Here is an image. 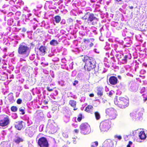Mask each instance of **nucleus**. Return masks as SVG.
Listing matches in <instances>:
<instances>
[{"instance_id": "f03ea898", "label": "nucleus", "mask_w": 147, "mask_h": 147, "mask_svg": "<svg viewBox=\"0 0 147 147\" xmlns=\"http://www.w3.org/2000/svg\"><path fill=\"white\" fill-rule=\"evenodd\" d=\"M114 103L119 107L123 109L129 106V100L127 98L120 97L119 99H116L114 101Z\"/></svg>"}, {"instance_id": "39448f33", "label": "nucleus", "mask_w": 147, "mask_h": 147, "mask_svg": "<svg viewBox=\"0 0 147 147\" xmlns=\"http://www.w3.org/2000/svg\"><path fill=\"white\" fill-rule=\"evenodd\" d=\"M24 42H22L19 45L18 53L20 55L26 54L29 49L28 47L26 45H24Z\"/></svg>"}, {"instance_id": "49530a36", "label": "nucleus", "mask_w": 147, "mask_h": 147, "mask_svg": "<svg viewBox=\"0 0 147 147\" xmlns=\"http://www.w3.org/2000/svg\"><path fill=\"white\" fill-rule=\"evenodd\" d=\"M127 147H130V145L129 144H128L127 146Z\"/></svg>"}, {"instance_id": "393cba45", "label": "nucleus", "mask_w": 147, "mask_h": 147, "mask_svg": "<svg viewBox=\"0 0 147 147\" xmlns=\"http://www.w3.org/2000/svg\"><path fill=\"white\" fill-rule=\"evenodd\" d=\"M127 57L128 56L127 55H125L124 57L122 59V64L127 63Z\"/></svg>"}, {"instance_id": "423d86ee", "label": "nucleus", "mask_w": 147, "mask_h": 147, "mask_svg": "<svg viewBox=\"0 0 147 147\" xmlns=\"http://www.w3.org/2000/svg\"><path fill=\"white\" fill-rule=\"evenodd\" d=\"M106 113L111 119H114L117 116L116 111L113 108L107 109L106 111Z\"/></svg>"}, {"instance_id": "aec40b11", "label": "nucleus", "mask_w": 147, "mask_h": 147, "mask_svg": "<svg viewBox=\"0 0 147 147\" xmlns=\"http://www.w3.org/2000/svg\"><path fill=\"white\" fill-rule=\"evenodd\" d=\"M7 99L10 104H11L14 102V100L12 93H10L8 95Z\"/></svg>"}, {"instance_id": "9b49d317", "label": "nucleus", "mask_w": 147, "mask_h": 147, "mask_svg": "<svg viewBox=\"0 0 147 147\" xmlns=\"http://www.w3.org/2000/svg\"><path fill=\"white\" fill-rule=\"evenodd\" d=\"M91 128L90 126L87 123L83 124V134H87L91 131Z\"/></svg>"}, {"instance_id": "ea45409f", "label": "nucleus", "mask_w": 147, "mask_h": 147, "mask_svg": "<svg viewBox=\"0 0 147 147\" xmlns=\"http://www.w3.org/2000/svg\"><path fill=\"white\" fill-rule=\"evenodd\" d=\"M74 131L75 133H78L79 131V130L77 129H75L74 130Z\"/></svg>"}, {"instance_id": "cd10ccee", "label": "nucleus", "mask_w": 147, "mask_h": 147, "mask_svg": "<svg viewBox=\"0 0 147 147\" xmlns=\"http://www.w3.org/2000/svg\"><path fill=\"white\" fill-rule=\"evenodd\" d=\"M11 109L12 111L15 112L17 111V108L16 106H13L11 107Z\"/></svg>"}, {"instance_id": "603ef678", "label": "nucleus", "mask_w": 147, "mask_h": 147, "mask_svg": "<svg viewBox=\"0 0 147 147\" xmlns=\"http://www.w3.org/2000/svg\"><path fill=\"white\" fill-rule=\"evenodd\" d=\"M143 95L144 96V94H143Z\"/></svg>"}, {"instance_id": "bb28decb", "label": "nucleus", "mask_w": 147, "mask_h": 147, "mask_svg": "<svg viewBox=\"0 0 147 147\" xmlns=\"http://www.w3.org/2000/svg\"><path fill=\"white\" fill-rule=\"evenodd\" d=\"M98 145V142L97 141H95L92 143L91 145V147H96Z\"/></svg>"}, {"instance_id": "8fccbe9b", "label": "nucleus", "mask_w": 147, "mask_h": 147, "mask_svg": "<svg viewBox=\"0 0 147 147\" xmlns=\"http://www.w3.org/2000/svg\"><path fill=\"white\" fill-rule=\"evenodd\" d=\"M118 77L119 78H121L120 76H118Z\"/></svg>"}, {"instance_id": "6ab92c4d", "label": "nucleus", "mask_w": 147, "mask_h": 147, "mask_svg": "<svg viewBox=\"0 0 147 147\" xmlns=\"http://www.w3.org/2000/svg\"><path fill=\"white\" fill-rule=\"evenodd\" d=\"M139 137L140 139L142 140H144L146 139V136L144 131H140L139 134Z\"/></svg>"}, {"instance_id": "2f4dec72", "label": "nucleus", "mask_w": 147, "mask_h": 147, "mask_svg": "<svg viewBox=\"0 0 147 147\" xmlns=\"http://www.w3.org/2000/svg\"><path fill=\"white\" fill-rule=\"evenodd\" d=\"M56 127H51V131H52L53 133L55 132L56 130Z\"/></svg>"}, {"instance_id": "c9c22d12", "label": "nucleus", "mask_w": 147, "mask_h": 147, "mask_svg": "<svg viewBox=\"0 0 147 147\" xmlns=\"http://www.w3.org/2000/svg\"><path fill=\"white\" fill-rule=\"evenodd\" d=\"M22 102V100L20 99H18L17 101V103L18 104H20Z\"/></svg>"}, {"instance_id": "a878e982", "label": "nucleus", "mask_w": 147, "mask_h": 147, "mask_svg": "<svg viewBox=\"0 0 147 147\" xmlns=\"http://www.w3.org/2000/svg\"><path fill=\"white\" fill-rule=\"evenodd\" d=\"M94 115H95V118L97 120H99L100 117V115L99 113L97 112H94Z\"/></svg>"}, {"instance_id": "0eeeda50", "label": "nucleus", "mask_w": 147, "mask_h": 147, "mask_svg": "<svg viewBox=\"0 0 147 147\" xmlns=\"http://www.w3.org/2000/svg\"><path fill=\"white\" fill-rule=\"evenodd\" d=\"M37 144L40 147H48L49 144L47 139L44 137H41L38 140Z\"/></svg>"}, {"instance_id": "2eb2a0df", "label": "nucleus", "mask_w": 147, "mask_h": 147, "mask_svg": "<svg viewBox=\"0 0 147 147\" xmlns=\"http://www.w3.org/2000/svg\"><path fill=\"white\" fill-rule=\"evenodd\" d=\"M113 142L110 139H107L104 142L103 147H113Z\"/></svg>"}, {"instance_id": "a211bd4d", "label": "nucleus", "mask_w": 147, "mask_h": 147, "mask_svg": "<svg viewBox=\"0 0 147 147\" xmlns=\"http://www.w3.org/2000/svg\"><path fill=\"white\" fill-rule=\"evenodd\" d=\"M69 104L71 107L74 108V111H76L77 109L78 108L76 107V101L74 100H71L69 101Z\"/></svg>"}, {"instance_id": "4c0bfd02", "label": "nucleus", "mask_w": 147, "mask_h": 147, "mask_svg": "<svg viewBox=\"0 0 147 147\" xmlns=\"http://www.w3.org/2000/svg\"><path fill=\"white\" fill-rule=\"evenodd\" d=\"M78 83V82L77 80H75L74 81V82L73 83V84L74 86H75Z\"/></svg>"}, {"instance_id": "79ce46f5", "label": "nucleus", "mask_w": 147, "mask_h": 147, "mask_svg": "<svg viewBox=\"0 0 147 147\" xmlns=\"http://www.w3.org/2000/svg\"><path fill=\"white\" fill-rule=\"evenodd\" d=\"M44 102L45 103V104H47L48 103V101H46V100H44Z\"/></svg>"}, {"instance_id": "72a5a7b5", "label": "nucleus", "mask_w": 147, "mask_h": 147, "mask_svg": "<svg viewBox=\"0 0 147 147\" xmlns=\"http://www.w3.org/2000/svg\"><path fill=\"white\" fill-rule=\"evenodd\" d=\"M47 89L49 92H51L53 91V88H51L49 86H47Z\"/></svg>"}, {"instance_id": "ddd939ff", "label": "nucleus", "mask_w": 147, "mask_h": 147, "mask_svg": "<svg viewBox=\"0 0 147 147\" xmlns=\"http://www.w3.org/2000/svg\"><path fill=\"white\" fill-rule=\"evenodd\" d=\"M109 81L110 84L113 85L117 84L118 82L117 78L116 77L114 76L110 77Z\"/></svg>"}, {"instance_id": "6e6552de", "label": "nucleus", "mask_w": 147, "mask_h": 147, "mask_svg": "<svg viewBox=\"0 0 147 147\" xmlns=\"http://www.w3.org/2000/svg\"><path fill=\"white\" fill-rule=\"evenodd\" d=\"M36 128L34 126L27 127L25 129L26 135L30 137H32L36 131Z\"/></svg>"}, {"instance_id": "9d476101", "label": "nucleus", "mask_w": 147, "mask_h": 147, "mask_svg": "<svg viewBox=\"0 0 147 147\" xmlns=\"http://www.w3.org/2000/svg\"><path fill=\"white\" fill-rule=\"evenodd\" d=\"M130 115V117L133 119H139L142 115V113L138 111H134L131 113Z\"/></svg>"}, {"instance_id": "7ed1b4c3", "label": "nucleus", "mask_w": 147, "mask_h": 147, "mask_svg": "<svg viewBox=\"0 0 147 147\" xmlns=\"http://www.w3.org/2000/svg\"><path fill=\"white\" fill-rule=\"evenodd\" d=\"M84 18L83 19L88 22H92V24L93 25H94L97 24L98 20L94 17L93 13H90L89 12H87L84 16Z\"/></svg>"}, {"instance_id": "5701e85b", "label": "nucleus", "mask_w": 147, "mask_h": 147, "mask_svg": "<svg viewBox=\"0 0 147 147\" xmlns=\"http://www.w3.org/2000/svg\"><path fill=\"white\" fill-rule=\"evenodd\" d=\"M54 19L56 23H59L61 20V18L60 16L59 15L55 16Z\"/></svg>"}, {"instance_id": "b1692460", "label": "nucleus", "mask_w": 147, "mask_h": 147, "mask_svg": "<svg viewBox=\"0 0 147 147\" xmlns=\"http://www.w3.org/2000/svg\"><path fill=\"white\" fill-rule=\"evenodd\" d=\"M49 43L51 45L54 46L55 44L57 45L59 43L56 40L53 39L50 41Z\"/></svg>"}, {"instance_id": "09e8293b", "label": "nucleus", "mask_w": 147, "mask_h": 147, "mask_svg": "<svg viewBox=\"0 0 147 147\" xmlns=\"http://www.w3.org/2000/svg\"><path fill=\"white\" fill-rule=\"evenodd\" d=\"M4 50H5V51H6L7 49H4Z\"/></svg>"}, {"instance_id": "58836bf2", "label": "nucleus", "mask_w": 147, "mask_h": 147, "mask_svg": "<svg viewBox=\"0 0 147 147\" xmlns=\"http://www.w3.org/2000/svg\"><path fill=\"white\" fill-rule=\"evenodd\" d=\"M94 96V94L93 93L90 94H89V96L90 97H93Z\"/></svg>"}, {"instance_id": "dca6fc26", "label": "nucleus", "mask_w": 147, "mask_h": 147, "mask_svg": "<svg viewBox=\"0 0 147 147\" xmlns=\"http://www.w3.org/2000/svg\"><path fill=\"white\" fill-rule=\"evenodd\" d=\"M96 88L97 95L99 97H101L103 95V88L100 87H97Z\"/></svg>"}, {"instance_id": "f257e3e1", "label": "nucleus", "mask_w": 147, "mask_h": 147, "mask_svg": "<svg viewBox=\"0 0 147 147\" xmlns=\"http://www.w3.org/2000/svg\"><path fill=\"white\" fill-rule=\"evenodd\" d=\"M83 61L85 63L84 68L85 70L89 71L96 67V61L93 58L85 56Z\"/></svg>"}, {"instance_id": "20e7f679", "label": "nucleus", "mask_w": 147, "mask_h": 147, "mask_svg": "<svg viewBox=\"0 0 147 147\" xmlns=\"http://www.w3.org/2000/svg\"><path fill=\"white\" fill-rule=\"evenodd\" d=\"M111 124L108 120H105L102 121L100 124V128L102 131H108L111 127Z\"/></svg>"}, {"instance_id": "c85d7f7f", "label": "nucleus", "mask_w": 147, "mask_h": 147, "mask_svg": "<svg viewBox=\"0 0 147 147\" xmlns=\"http://www.w3.org/2000/svg\"><path fill=\"white\" fill-rule=\"evenodd\" d=\"M24 108L23 107H21L19 109V111L21 112V114L24 115L25 114Z\"/></svg>"}, {"instance_id": "7c9ffc66", "label": "nucleus", "mask_w": 147, "mask_h": 147, "mask_svg": "<svg viewBox=\"0 0 147 147\" xmlns=\"http://www.w3.org/2000/svg\"><path fill=\"white\" fill-rule=\"evenodd\" d=\"M73 20L71 18H69L68 19V23L69 24L72 25L73 24Z\"/></svg>"}, {"instance_id": "4be33fe9", "label": "nucleus", "mask_w": 147, "mask_h": 147, "mask_svg": "<svg viewBox=\"0 0 147 147\" xmlns=\"http://www.w3.org/2000/svg\"><path fill=\"white\" fill-rule=\"evenodd\" d=\"M93 107L91 105H88L85 108V111L88 113L92 111Z\"/></svg>"}, {"instance_id": "a18cd8bd", "label": "nucleus", "mask_w": 147, "mask_h": 147, "mask_svg": "<svg viewBox=\"0 0 147 147\" xmlns=\"http://www.w3.org/2000/svg\"><path fill=\"white\" fill-rule=\"evenodd\" d=\"M132 143L130 141H129V144H129L130 145L131 144H132Z\"/></svg>"}, {"instance_id": "a19ab883", "label": "nucleus", "mask_w": 147, "mask_h": 147, "mask_svg": "<svg viewBox=\"0 0 147 147\" xmlns=\"http://www.w3.org/2000/svg\"><path fill=\"white\" fill-rule=\"evenodd\" d=\"M144 102H145L147 100V97H145L144 96Z\"/></svg>"}, {"instance_id": "37998d69", "label": "nucleus", "mask_w": 147, "mask_h": 147, "mask_svg": "<svg viewBox=\"0 0 147 147\" xmlns=\"http://www.w3.org/2000/svg\"><path fill=\"white\" fill-rule=\"evenodd\" d=\"M129 7V9H132L134 8V7L133 6H131Z\"/></svg>"}, {"instance_id": "f8f14e48", "label": "nucleus", "mask_w": 147, "mask_h": 147, "mask_svg": "<svg viewBox=\"0 0 147 147\" xmlns=\"http://www.w3.org/2000/svg\"><path fill=\"white\" fill-rule=\"evenodd\" d=\"M83 45L85 47V49H88L93 46V44L90 42V39H84Z\"/></svg>"}, {"instance_id": "412c9836", "label": "nucleus", "mask_w": 147, "mask_h": 147, "mask_svg": "<svg viewBox=\"0 0 147 147\" xmlns=\"http://www.w3.org/2000/svg\"><path fill=\"white\" fill-rule=\"evenodd\" d=\"M13 141L15 143L18 144L20 142H22L23 140L22 138L17 136L14 139Z\"/></svg>"}, {"instance_id": "de8ad7c7", "label": "nucleus", "mask_w": 147, "mask_h": 147, "mask_svg": "<svg viewBox=\"0 0 147 147\" xmlns=\"http://www.w3.org/2000/svg\"><path fill=\"white\" fill-rule=\"evenodd\" d=\"M34 29H36V27L35 26H34Z\"/></svg>"}, {"instance_id": "473e14b6", "label": "nucleus", "mask_w": 147, "mask_h": 147, "mask_svg": "<svg viewBox=\"0 0 147 147\" xmlns=\"http://www.w3.org/2000/svg\"><path fill=\"white\" fill-rule=\"evenodd\" d=\"M115 138H117L119 140H120L122 139V137L121 136L115 135L114 136Z\"/></svg>"}, {"instance_id": "1a4fd4ad", "label": "nucleus", "mask_w": 147, "mask_h": 147, "mask_svg": "<svg viewBox=\"0 0 147 147\" xmlns=\"http://www.w3.org/2000/svg\"><path fill=\"white\" fill-rule=\"evenodd\" d=\"M9 118L7 115H6L0 120V126L4 127L7 126L9 123Z\"/></svg>"}, {"instance_id": "f704fd0d", "label": "nucleus", "mask_w": 147, "mask_h": 147, "mask_svg": "<svg viewBox=\"0 0 147 147\" xmlns=\"http://www.w3.org/2000/svg\"><path fill=\"white\" fill-rule=\"evenodd\" d=\"M62 135L65 138H68V135L66 133H62Z\"/></svg>"}, {"instance_id": "f3484780", "label": "nucleus", "mask_w": 147, "mask_h": 147, "mask_svg": "<svg viewBox=\"0 0 147 147\" xmlns=\"http://www.w3.org/2000/svg\"><path fill=\"white\" fill-rule=\"evenodd\" d=\"M47 49L46 47L44 46H41L39 49V50L40 52V54L43 55L46 53V50Z\"/></svg>"}, {"instance_id": "e433bc0d", "label": "nucleus", "mask_w": 147, "mask_h": 147, "mask_svg": "<svg viewBox=\"0 0 147 147\" xmlns=\"http://www.w3.org/2000/svg\"><path fill=\"white\" fill-rule=\"evenodd\" d=\"M108 94V95L110 97H111L113 95V93L111 91H109Z\"/></svg>"}, {"instance_id": "c03bdc74", "label": "nucleus", "mask_w": 147, "mask_h": 147, "mask_svg": "<svg viewBox=\"0 0 147 147\" xmlns=\"http://www.w3.org/2000/svg\"><path fill=\"white\" fill-rule=\"evenodd\" d=\"M83 128V126L82 125H81L80 126V128L81 129H82Z\"/></svg>"}, {"instance_id": "c756f323", "label": "nucleus", "mask_w": 147, "mask_h": 147, "mask_svg": "<svg viewBox=\"0 0 147 147\" xmlns=\"http://www.w3.org/2000/svg\"><path fill=\"white\" fill-rule=\"evenodd\" d=\"M82 119V114H80L78 116V117L77 119V120L78 121L80 122Z\"/></svg>"}, {"instance_id": "4468645a", "label": "nucleus", "mask_w": 147, "mask_h": 147, "mask_svg": "<svg viewBox=\"0 0 147 147\" xmlns=\"http://www.w3.org/2000/svg\"><path fill=\"white\" fill-rule=\"evenodd\" d=\"M23 123L22 121L16 122L14 124L15 127L18 130H20L23 127Z\"/></svg>"}, {"instance_id": "3c124183", "label": "nucleus", "mask_w": 147, "mask_h": 147, "mask_svg": "<svg viewBox=\"0 0 147 147\" xmlns=\"http://www.w3.org/2000/svg\"><path fill=\"white\" fill-rule=\"evenodd\" d=\"M1 61V59H0V62Z\"/></svg>"}]
</instances>
